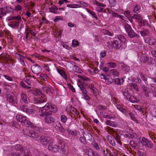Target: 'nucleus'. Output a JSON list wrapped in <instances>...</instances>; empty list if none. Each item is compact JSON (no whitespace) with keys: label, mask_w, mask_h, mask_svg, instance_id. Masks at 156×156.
Masks as SVG:
<instances>
[{"label":"nucleus","mask_w":156,"mask_h":156,"mask_svg":"<svg viewBox=\"0 0 156 156\" xmlns=\"http://www.w3.org/2000/svg\"><path fill=\"white\" fill-rule=\"evenodd\" d=\"M112 44L113 47L115 48H119L121 46V44L119 41H114L112 42Z\"/></svg>","instance_id":"obj_18"},{"label":"nucleus","mask_w":156,"mask_h":156,"mask_svg":"<svg viewBox=\"0 0 156 156\" xmlns=\"http://www.w3.org/2000/svg\"><path fill=\"white\" fill-rule=\"evenodd\" d=\"M116 107L117 109L120 111L122 113L126 115L127 116H128V113L129 112V111L128 112L126 110L122 107L120 105H117Z\"/></svg>","instance_id":"obj_19"},{"label":"nucleus","mask_w":156,"mask_h":156,"mask_svg":"<svg viewBox=\"0 0 156 156\" xmlns=\"http://www.w3.org/2000/svg\"><path fill=\"white\" fill-rule=\"evenodd\" d=\"M141 142L143 145L145 146H151V142L149 141L144 137H143L142 138Z\"/></svg>","instance_id":"obj_14"},{"label":"nucleus","mask_w":156,"mask_h":156,"mask_svg":"<svg viewBox=\"0 0 156 156\" xmlns=\"http://www.w3.org/2000/svg\"><path fill=\"white\" fill-rule=\"evenodd\" d=\"M140 8V7L139 5H136L134 8L133 11L135 12L138 13V12L139 11Z\"/></svg>","instance_id":"obj_48"},{"label":"nucleus","mask_w":156,"mask_h":156,"mask_svg":"<svg viewBox=\"0 0 156 156\" xmlns=\"http://www.w3.org/2000/svg\"><path fill=\"white\" fill-rule=\"evenodd\" d=\"M31 69L34 73L36 74L40 73L41 70V68L36 64L32 65Z\"/></svg>","instance_id":"obj_10"},{"label":"nucleus","mask_w":156,"mask_h":156,"mask_svg":"<svg viewBox=\"0 0 156 156\" xmlns=\"http://www.w3.org/2000/svg\"><path fill=\"white\" fill-rule=\"evenodd\" d=\"M3 33L7 36H10L11 35L10 32L8 30H4Z\"/></svg>","instance_id":"obj_58"},{"label":"nucleus","mask_w":156,"mask_h":156,"mask_svg":"<svg viewBox=\"0 0 156 156\" xmlns=\"http://www.w3.org/2000/svg\"><path fill=\"white\" fill-rule=\"evenodd\" d=\"M49 85L45 84V86L43 87L42 88V89L44 91L46 92V93H48V92H50L51 93H53L54 91L53 88L51 87V88L48 87Z\"/></svg>","instance_id":"obj_13"},{"label":"nucleus","mask_w":156,"mask_h":156,"mask_svg":"<svg viewBox=\"0 0 156 156\" xmlns=\"http://www.w3.org/2000/svg\"><path fill=\"white\" fill-rule=\"evenodd\" d=\"M105 82L107 84H111L113 82V80L109 75L107 76L105 79Z\"/></svg>","instance_id":"obj_23"},{"label":"nucleus","mask_w":156,"mask_h":156,"mask_svg":"<svg viewBox=\"0 0 156 156\" xmlns=\"http://www.w3.org/2000/svg\"><path fill=\"white\" fill-rule=\"evenodd\" d=\"M61 151L64 154L67 153L68 151V147H61Z\"/></svg>","instance_id":"obj_38"},{"label":"nucleus","mask_w":156,"mask_h":156,"mask_svg":"<svg viewBox=\"0 0 156 156\" xmlns=\"http://www.w3.org/2000/svg\"><path fill=\"white\" fill-rule=\"evenodd\" d=\"M22 7L19 5H18L17 6H16L15 9V10L18 11H20L22 10Z\"/></svg>","instance_id":"obj_61"},{"label":"nucleus","mask_w":156,"mask_h":156,"mask_svg":"<svg viewBox=\"0 0 156 156\" xmlns=\"http://www.w3.org/2000/svg\"><path fill=\"white\" fill-rule=\"evenodd\" d=\"M129 144L131 146H136L137 145L134 140H131L130 141Z\"/></svg>","instance_id":"obj_59"},{"label":"nucleus","mask_w":156,"mask_h":156,"mask_svg":"<svg viewBox=\"0 0 156 156\" xmlns=\"http://www.w3.org/2000/svg\"><path fill=\"white\" fill-rule=\"evenodd\" d=\"M60 118L61 121L64 123H65L67 119L66 116L64 115H62Z\"/></svg>","instance_id":"obj_45"},{"label":"nucleus","mask_w":156,"mask_h":156,"mask_svg":"<svg viewBox=\"0 0 156 156\" xmlns=\"http://www.w3.org/2000/svg\"><path fill=\"white\" fill-rule=\"evenodd\" d=\"M23 132L27 136H29L33 138H36L39 136V133L34 130H28L27 129H23Z\"/></svg>","instance_id":"obj_6"},{"label":"nucleus","mask_w":156,"mask_h":156,"mask_svg":"<svg viewBox=\"0 0 156 156\" xmlns=\"http://www.w3.org/2000/svg\"><path fill=\"white\" fill-rule=\"evenodd\" d=\"M6 96L7 101L10 103L14 105L17 104L16 100L13 94L12 93L10 94L8 92H7L6 94Z\"/></svg>","instance_id":"obj_7"},{"label":"nucleus","mask_w":156,"mask_h":156,"mask_svg":"<svg viewBox=\"0 0 156 156\" xmlns=\"http://www.w3.org/2000/svg\"><path fill=\"white\" fill-rule=\"evenodd\" d=\"M73 70L75 72L80 73H81V69L78 66L73 65Z\"/></svg>","instance_id":"obj_27"},{"label":"nucleus","mask_w":156,"mask_h":156,"mask_svg":"<svg viewBox=\"0 0 156 156\" xmlns=\"http://www.w3.org/2000/svg\"><path fill=\"white\" fill-rule=\"evenodd\" d=\"M113 136L114 137L117 142L120 145H122L120 140V137L119 135L117 133L113 132Z\"/></svg>","instance_id":"obj_20"},{"label":"nucleus","mask_w":156,"mask_h":156,"mask_svg":"<svg viewBox=\"0 0 156 156\" xmlns=\"http://www.w3.org/2000/svg\"><path fill=\"white\" fill-rule=\"evenodd\" d=\"M123 69L126 71H128L129 70V66L125 65H123Z\"/></svg>","instance_id":"obj_60"},{"label":"nucleus","mask_w":156,"mask_h":156,"mask_svg":"<svg viewBox=\"0 0 156 156\" xmlns=\"http://www.w3.org/2000/svg\"><path fill=\"white\" fill-rule=\"evenodd\" d=\"M34 100L35 102L37 103H41L45 101V99L44 98L41 99L39 98H34Z\"/></svg>","instance_id":"obj_34"},{"label":"nucleus","mask_w":156,"mask_h":156,"mask_svg":"<svg viewBox=\"0 0 156 156\" xmlns=\"http://www.w3.org/2000/svg\"><path fill=\"white\" fill-rule=\"evenodd\" d=\"M106 51L105 50L102 51L101 52L100 55V56L103 58L106 56Z\"/></svg>","instance_id":"obj_57"},{"label":"nucleus","mask_w":156,"mask_h":156,"mask_svg":"<svg viewBox=\"0 0 156 156\" xmlns=\"http://www.w3.org/2000/svg\"><path fill=\"white\" fill-rule=\"evenodd\" d=\"M9 25L13 28H16L19 26V22L18 21H12L10 22Z\"/></svg>","instance_id":"obj_17"},{"label":"nucleus","mask_w":156,"mask_h":156,"mask_svg":"<svg viewBox=\"0 0 156 156\" xmlns=\"http://www.w3.org/2000/svg\"><path fill=\"white\" fill-rule=\"evenodd\" d=\"M68 133L69 134L74 136L77 135V133L76 131H73L71 130H69Z\"/></svg>","instance_id":"obj_51"},{"label":"nucleus","mask_w":156,"mask_h":156,"mask_svg":"<svg viewBox=\"0 0 156 156\" xmlns=\"http://www.w3.org/2000/svg\"><path fill=\"white\" fill-rule=\"evenodd\" d=\"M52 114V112L50 111L46 115H44V116H45L44 118L45 122L46 123L50 124L55 121V119L51 116Z\"/></svg>","instance_id":"obj_8"},{"label":"nucleus","mask_w":156,"mask_h":156,"mask_svg":"<svg viewBox=\"0 0 156 156\" xmlns=\"http://www.w3.org/2000/svg\"><path fill=\"white\" fill-rule=\"evenodd\" d=\"M12 126L17 129H19L20 126L19 125V123L16 121H12Z\"/></svg>","instance_id":"obj_32"},{"label":"nucleus","mask_w":156,"mask_h":156,"mask_svg":"<svg viewBox=\"0 0 156 156\" xmlns=\"http://www.w3.org/2000/svg\"><path fill=\"white\" fill-rule=\"evenodd\" d=\"M5 78L7 80L10 81H12V77H10V76L5 75H3Z\"/></svg>","instance_id":"obj_56"},{"label":"nucleus","mask_w":156,"mask_h":156,"mask_svg":"<svg viewBox=\"0 0 156 156\" xmlns=\"http://www.w3.org/2000/svg\"><path fill=\"white\" fill-rule=\"evenodd\" d=\"M21 99L23 101V102L26 103H28L29 102H30L29 101V98L28 97L26 94L22 93L21 94Z\"/></svg>","instance_id":"obj_16"},{"label":"nucleus","mask_w":156,"mask_h":156,"mask_svg":"<svg viewBox=\"0 0 156 156\" xmlns=\"http://www.w3.org/2000/svg\"><path fill=\"white\" fill-rule=\"evenodd\" d=\"M52 110V112H56L57 111L56 107L54 105L52 104L50 105L49 103H47L45 106L39 109V111L41 113L40 114V116H44V115L47 114L49 111H48L50 109Z\"/></svg>","instance_id":"obj_2"},{"label":"nucleus","mask_w":156,"mask_h":156,"mask_svg":"<svg viewBox=\"0 0 156 156\" xmlns=\"http://www.w3.org/2000/svg\"><path fill=\"white\" fill-rule=\"evenodd\" d=\"M109 3V6L110 7H114L116 4V2L115 0H108Z\"/></svg>","instance_id":"obj_35"},{"label":"nucleus","mask_w":156,"mask_h":156,"mask_svg":"<svg viewBox=\"0 0 156 156\" xmlns=\"http://www.w3.org/2000/svg\"><path fill=\"white\" fill-rule=\"evenodd\" d=\"M49 9L50 10V11L51 12L56 14L58 13L57 12H55V11L58 9V8L55 5L49 8Z\"/></svg>","instance_id":"obj_33"},{"label":"nucleus","mask_w":156,"mask_h":156,"mask_svg":"<svg viewBox=\"0 0 156 156\" xmlns=\"http://www.w3.org/2000/svg\"><path fill=\"white\" fill-rule=\"evenodd\" d=\"M6 10L4 7L0 9V19H2L4 15H6Z\"/></svg>","instance_id":"obj_29"},{"label":"nucleus","mask_w":156,"mask_h":156,"mask_svg":"<svg viewBox=\"0 0 156 156\" xmlns=\"http://www.w3.org/2000/svg\"><path fill=\"white\" fill-rule=\"evenodd\" d=\"M20 85L22 86L23 87L26 89H30L31 87L28 86L26 85L25 83L23 82H21L20 83Z\"/></svg>","instance_id":"obj_46"},{"label":"nucleus","mask_w":156,"mask_h":156,"mask_svg":"<svg viewBox=\"0 0 156 156\" xmlns=\"http://www.w3.org/2000/svg\"><path fill=\"white\" fill-rule=\"evenodd\" d=\"M125 30L128 34V36L131 38H133L136 37H139L140 36L138 35L132 30L130 25L127 23H126L124 26Z\"/></svg>","instance_id":"obj_4"},{"label":"nucleus","mask_w":156,"mask_h":156,"mask_svg":"<svg viewBox=\"0 0 156 156\" xmlns=\"http://www.w3.org/2000/svg\"><path fill=\"white\" fill-rule=\"evenodd\" d=\"M145 41L151 45H154L156 44V41L152 37H147Z\"/></svg>","instance_id":"obj_15"},{"label":"nucleus","mask_w":156,"mask_h":156,"mask_svg":"<svg viewBox=\"0 0 156 156\" xmlns=\"http://www.w3.org/2000/svg\"><path fill=\"white\" fill-rule=\"evenodd\" d=\"M49 150L53 152H56L59 151V147H48Z\"/></svg>","instance_id":"obj_28"},{"label":"nucleus","mask_w":156,"mask_h":156,"mask_svg":"<svg viewBox=\"0 0 156 156\" xmlns=\"http://www.w3.org/2000/svg\"><path fill=\"white\" fill-rule=\"evenodd\" d=\"M150 111L151 115L156 118V108H151Z\"/></svg>","instance_id":"obj_40"},{"label":"nucleus","mask_w":156,"mask_h":156,"mask_svg":"<svg viewBox=\"0 0 156 156\" xmlns=\"http://www.w3.org/2000/svg\"><path fill=\"white\" fill-rule=\"evenodd\" d=\"M91 153L92 156H101L100 154H98L95 152L93 151L92 149H90V151H89L87 153V155H90V154Z\"/></svg>","instance_id":"obj_36"},{"label":"nucleus","mask_w":156,"mask_h":156,"mask_svg":"<svg viewBox=\"0 0 156 156\" xmlns=\"http://www.w3.org/2000/svg\"><path fill=\"white\" fill-rule=\"evenodd\" d=\"M141 87L144 95L146 97H149V94L151 92L149 89L145 85H142Z\"/></svg>","instance_id":"obj_11"},{"label":"nucleus","mask_w":156,"mask_h":156,"mask_svg":"<svg viewBox=\"0 0 156 156\" xmlns=\"http://www.w3.org/2000/svg\"><path fill=\"white\" fill-rule=\"evenodd\" d=\"M93 2L95 5L97 6L96 8V9L97 11L98 12H102L104 10L103 7L106 6V5L95 0H93Z\"/></svg>","instance_id":"obj_9"},{"label":"nucleus","mask_w":156,"mask_h":156,"mask_svg":"<svg viewBox=\"0 0 156 156\" xmlns=\"http://www.w3.org/2000/svg\"><path fill=\"white\" fill-rule=\"evenodd\" d=\"M110 73L114 77L118 76L120 74L119 72L116 69H111L110 71Z\"/></svg>","instance_id":"obj_21"},{"label":"nucleus","mask_w":156,"mask_h":156,"mask_svg":"<svg viewBox=\"0 0 156 156\" xmlns=\"http://www.w3.org/2000/svg\"><path fill=\"white\" fill-rule=\"evenodd\" d=\"M61 125L60 123H58V126H55V127L57 129L59 130L62 132H64L65 131V129L62 128H60Z\"/></svg>","instance_id":"obj_43"},{"label":"nucleus","mask_w":156,"mask_h":156,"mask_svg":"<svg viewBox=\"0 0 156 156\" xmlns=\"http://www.w3.org/2000/svg\"><path fill=\"white\" fill-rule=\"evenodd\" d=\"M129 86L133 89H135L136 90H138V87L136 86V85L133 83H131L129 84Z\"/></svg>","instance_id":"obj_50"},{"label":"nucleus","mask_w":156,"mask_h":156,"mask_svg":"<svg viewBox=\"0 0 156 156\" xmlns=\"http://www.w3.org/2000/svg\"><path fill=\"white\" fill-rule=\"evenodd\" d=\"M139 154L140 156H146L145 151L142 149H140L138 151Z\"/></svg>","instance_id":"obj_44"},{"label":"nucleus","mask_w":156,"mask_h":156,"mask_svg":"<svg viewBox=\"0 0 156 156\" xmlns=\"http://www.w3.org/2000/svg\"><path fill=\"white\" fill-rule=\"evenodd\" d=\"M132 17L136 20L139 22H141V21L142 18L141 15L139 14H134L132 16Z\"/></svg>","instance_id":"obj_24"},{"label":"nucleus","mask_w":156,"mask_h":156,"mask_svg":"<svg viewBox=\"0 0 156 156\" xmlns=\"http://www.w3.org/2000/svg\"><path fill=\"white\" fill-rule=\"evenodd\" d=\"M23 155L24 156H31L30 153L29 151H27L26 152L24 151Z\"/></svg>","instance_id":"obj_64"},{"label":"nucleus","mask_w":156,"mask_h":156,"mask_svg":"<svg viewBox=\"0 0 156 156\" xmlns=\"http://www.w3.org/2000/svg\"><path fill=\"white\" fill-rule=\"evenodd\" d=\"M79 44V42L78 41H76L75 40H74L72 41V46L74 47H76Z\"/></svg>","instance_id":"obj_49"},{"label":"nucleus","mask_w":156,"mask_h":156,"mask_svg":"<svg viewBox=\"0 0 156 156\" xmlns=\"http://www.w3.org/2000/svg\"><path fill=\"white\" fill-rule=\"evenodd\" d=\"M98 108L101 110H104L107 109L106 107L99 105L97 107Z\"/></svg>","instance_id":"obj_53"},{"label":"nucleus","mask_w":156,"mask_h":156,"mask_svg":"<svg viewBox=\"0 0 156 156\" xmlns=\"http://www.w3.org/2000/svg\"><path fill=\"white\" fill-rule=\"evenodd\" d=\"M123 81L122 80V83L120 81V79L118 78H115L114 80V82L115 83L119 85H121L123 82Z\"/></svg>","instance_id":"obj_39"},{"label":"nucleus","mask_w":156,"mask_h":156,"mask_svg":"<svg viewBox=\"0 0 156 156\" xmlns=\"http://www.w3.org/2000/svg\"><path fill=\"white\" fill-rule=\"evenodd\" d=\"M139 32L140 33L141 35L142 36H147L149 33V32L148 30L146 29H144L141 31H140Z\"/></svg>","instance_id":"obj_26"},{"label":"nucleus","mask_w":156,"mask_h":156,"mask_svg":"<svg viewBox=\"0 0 156 156\" xmlns=\"http://www.w3.org/2000/svg\"><path fill=\"white\" fill-rule=\"evenodd\" d=\"M36 92L37 93V94L38 95H39L40 96L41 98V99L44 98L45 99L44 102H46V98L45 97V95L43 94L39 90H37Z\"/></svg>","instance_id":"obj_31"},{"label":"nucleus","mask_w":156,"mask_h":156,"mask_svg":"<svg viewBox=\"0 0 156 156\" xmlns=\"http://www.w3.org/2000/svg\"><path fill=\"white\" fill-rule=\"evenodd\" d=\"M4 8H5V10H6V12L9 13L10 12H13L14 10V9L11 7L6 6L5 7H4Z\"/></svg>","instance_id":"obj_37"},{"label":"nucleus","mask_w":156,"mask_h":156,"mask_svg":"<svg viewBox=\"0 0 156 156\" xmlns=\"http://www.w3.org/2000/svg\"><path fill=\"white\" fill-rule=\"evenodd\" d=\"M109 13L112 14L113 16L117 17L119 18H121L122 16L121 15H119L117 13L113 11H109Z\"/></svg>","instance_id":"obj_42"},{"label":"nucleus","mask_w":156,"mask_h":156,"mask_svg":"<svg viewBox=\"0 0 156 156\" xmlns=\"http://www.w3.org/2000/svg\"><path fill=\"white\" fill-rule=\"evenodd\" d=\"M87 11L93 16V17L96 19H97V16L96 14L94 12L91 11L90 10L87 9Z\"/></svg>","instance_id":"obj_41"},{"label":"nucleus","mask_w":156,"mask_h":156,"mask_svg":"<svg viewBox=\"0 0 156 156\" xmlns=\"http://www.w3.org/2000/svg\"><path fill=\"white\" fill-rule=\"evenodd\" d=\"M137 135L135 133H129V138L133 139H136L137 138Z\"/></svg>","instance_id":"obj_52"},{"label":"nucleus","mask_w":156,"mask_h":156,"mask_svg":"<svg viewBox=\"0 0 156 156\" xmlns=\"http://www.w3.org/2000/svg\"><path fill=\"white\" fill-rule=\"evenodd\" d=\"M78 85L81 91L83 94L85 95V94H87V92L84 86L83 82L81 81L80 84H78Z\"/></svg>","instance_id":"obj_12"},{"label":"nucleus","mask_w":156,"mask_h":156,"mask_svg":"<svg viewBox=\"0 0 156 156\" xmlns=\"http://www.w3.org/2000/svg\"><path fill=\"white\" fill-rule=\"evenodd\" d=\"M40 141L42 145L51 146L53 145L50 144H52V140L49 136H42L41 137Z\"/></svg>","instance_id":"obj_5"},{"label":"nucleus","mask_w":156,"mask_h":156,"mask_svg":"<svg viewBox=\"0 0 156 156\" xmlns=\"http://www.w3.org/2000/svg\"><path fill=\"white\" fill-rule=\"evenodd\" d=\"M140 60L143 63H145L147 61L148 58L145 55L142 54L140 57Z\"/></svg>","instance_id":"obj_30"},{"label":"nucleus","mask_w":156,"mask_h":156,"mask_svg":"<svg viewBox=\"0 0 156 156\" xmlns=\"http://www.w3.org/2000/svg\"><path fill=\"white\" fill-rule=\"evenodd\" d=\"M108 64L109 65H108V67L111 68H114L117 66L116 64L114 62L108 63Z\"/></svg>","instance_id":"obj_47"},{"label":"nucleus","mask_w":156,"mask_h":156,"mask_svg":"<svg viewBox=\"0 0 156 156\" xmlns=\"http://www.w3.org/2000/svg\"><path fill=\"white\" fill-rule=\"evenodd\" d=\"M68 86L69 89L71 90L72 92H76L75 89L72 86L71 84H68Z\"/></svg>","instance_id":"obj_55"},{"label":"nucleus","mask_w":156,"mask_h":156,"mask_svg":"<svg viewBox=\"0 0 156 156\" xmlns=\"http://www.w3.org/2000/svg\"><path fill=\"white\" fill-rule=\"evenodd\" d=\"M117 37L119 40V41L121 43H124L126 41V38L124 36L122 35H118Z\"/></svg>","instance_id":"obj_25"},{"label":"nucleus","mask_w":156,"mask_h":156,"mask_svg":"<svg viewBox=\"0 0 156 156\" xmlns=\"http://www.w3.org/2000/svg\"><path fill=\"white\" fill-rule=\"evenodd\" d=\"M15 56L16 58H17L18 60L21 59V57H23L20 54L17 53H15Z\"/></svg>","instance_id":"obj_63"},{"label":"nucleus","mask_w":156,"mask_h":156,"mask_svg":"<svg viewBox=\"0 0 156 156\" xmlns=\"http://www.w3.org/2000/svg\"><path fill=\"white\" fill-rule=\"evenodd\" d=\"M26 112L29 114H33L34 113V112L30 109L27 108V109L26 110Z\"/></svg>","instance_id":"obj_62"},{"label":"nucleus","mask_w":156,"mask_h":156,"mask_svg":"<svg viewBox=\"0 0 156 156\" xmlns=\"http://www.w3.org/2000/svg\"><path fill=\"white\" fill-rule=\"evenodd\" d=\"M133 91L128 88L125 89L122 92L123 95L126 96L127 100L129 101L134 103L138 102L140 101L133 95Z\"/></svg>","instance_id":"obj_1"},{"label":"nucleus","mask_w":156,"mask_h":156,"mask_svg":"<svg viewBox=\"0 0 156 156\" xmlns=\"http://www.w3.org/2000/svg\"><path fill=\"white\" fill-rule=\"evenodd\" d=\"M30 31V30H29L27 28H26L25 30V34L26 35V38L25 39L27 40V38L28 37V35L29 34V32Z\"/></svg>","instance_id":"obj_54"},{"label":"nucleus","mask_w":156,"mask_h":156,"mask_svg":"<svg viewBox=\"0 0 156 156\" xmlns=\"http://www.w3.org/2000/svg\"><path fill=\"white\" fill-rule=\"evenodd\" d=\"M105 123L107 125L112 127H116L117 125V123L115 122L108 120H106Z\"/></svg>","instance_id":"obj_22"},{"label":"nucleus","mask_w":156,"mask_h":156,"mask_svg":"<svg viewBox=\"0 0 156 156\" xmlns=\"http://www.w3.org/2000/svg\"><path fill=\"white\" fill-rule=\"evenodd\" d=\"M16 119L17 121L20 122L23 125L30 127H32L33 126L32 123L27 119L26 116L17 115L16 116Z\"/></svg>","instance_id":"obj_3"}]
</instances>
